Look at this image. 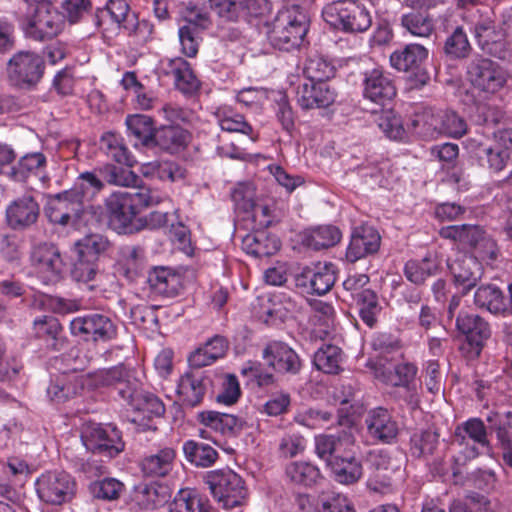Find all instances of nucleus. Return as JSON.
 Returning a JSON list of instances; mask_svg holds the SVG:
<instances>
[{
	"mask_svg": "<svg viewBox=\"0 0 512 512\" xmlns=\"http://www.w3.org/2000/svg\"><path fill=\"white\" fill-rule=\"evenodd\" d=\"M159 202L160 197L146 187L114 192L105 200L109 225L118 233H132L137 230L134 225L136 216Z\"/></svg>",
	"mask_w": 512,
	"mask_h": 512,
	"instance_id": "nucleus-1",
	"label": "nucleus"
},
{
	"mask_svg": "<svg viewBox=\"0 0 512 512\" xmlns=\"http://www.w3.org/2000/svg\"><path fill=\"white\" fill-rule=\"evenodd\" d=\"M95 25L102 32L110 29H123L127 32H152V24L130 11L125 0H109L105 7L97 10L94 16Z\"/></svg>",
	"mask_w": 512,
	"mask_h": 512,
	"instance_id": "nucleus-2",
	"label": "nucleus"
},
{
	"mask_svg": "<svg viewBox=\"0 0 512 512\" xmlns=\"http://www.w3.org/2000/svg\"><path fill=\"white\" fill-rule=\"evenodd\" d=\"M38 498L49 505H63L73 500L77 491L75 479L60 470L46 471L35 481Z\"/></svg>",
	"mask_w": 512,
	"mask_h": 512,
	"instance_id": "nucleus-3",
	"label": "nucleus"
},
{
	"mask_svg": "<svg viewBox=\"0 0 512 512\" xmlns=\"http://www.w3.org/2000/svg\"><path fill=\"white\" fill-rule=\"evenodd\" d=\"M213 497L225 509H232L242 504L246 497V488L242 478L230 469L210 471L205 477Z\"/></svg>",
	"mask_w": 512,
	"mask_h": 512,
	"instance_id": "nucleus-4",
	"label": "nucleus"
},
{
	"mask_svg": "<svg viewBox=\"0 0 512 512\" xmlns=\"http://www.w3.org/2000/svg\"><path fill=\"white\" fill-rule=\"evenodd\" d=\"M322 17L330 28L343 32H365L371 26L369 12L354 3H336L326 6Z\"/></svg>",
	"mask_w": 512,
	"mask_h": 512,
	"instance_id": "nucleus-5",
	"label": "nucleus"
},
{
	"mask_svg": "<svg viewBox=\"0 0 512 512\" xmlns=\"http://www.w3.org/2000/svg\"><path fill=\"white\" fill-rule=\"evenodd\" d=\"M81 441L88 451L107 458L116 457L124 450L121 432L112 425L87 423L81 431Z\"/></svg>",
	"mask_w": 512,
	"mask_h": 512,
	"instance_id": "nucleus-6",
	"label": "nucleus"
},
{
	"mask_svg": "<svg viewBox=\"0 0 512 512\" xmlns=\"http://www.w3.org/2000/svg\"><path fill=\"white\" fill-rule=\"evenodd\" d=\"M45 61L42 56L30 51L16 53L7 64L10 82L19 88L31 89L42 79Z\"/></svg>",
	"mask_w": 512,
	"mask_h": 512,
	"instance_id": "nucleus-7",
	"label": "nucleus"
},
{
	"mask_svg": "<svg viewBox=\"0 0 512 512\" xmlns=\"http://www.w3.org/2000/svg\"><path fill=\"white\" fill-rule=\"evenodd\" d=\"M467 75L472 87L486 96L494 95L504 88L509 78L499 63L487 58L471 61Z\"/></svg>",
	"mask_w": 512,
	"mask_h": 512,
	"instance_id": "nucleus-8",
	"label": "nucleus"
},
{
	"mask_svg": "<svg viewBox=\"0 0 512 512\" xmlns=\"http://www.w3.org/2000/svg\"><path fill=\"white\" fill-rule=\"evenodd\" d=\"M427 56L428 52L422 45L409 44L403 50L391 54L390 64L398 71L410 73L409 87L418 89L430 80L429 73L422 67Z\"/></svg>",
	"mask_w": 512,
	"mask_h": 512,
	"instance_id": "nucleus-9",
	"label": "nucleus"
},
{
	"mask_svg": "<svg viewBox=\"0 0 512 512\" xmlns=\"http://www.w3.org/2000/svg\"><path fill=\"white\" fill-rule=\"evenodd\" d=\"M375 377L383 383L395 387H405L409 392L408 403L415 406L418 402L415 387L412 385L417 368L411 363L392 364L376 360L370 364Z\"/></svg>",
	"mask_w": 512,
	"mask_h": 512,
	"instance_id": "nucleus-10",
	"label": "nucleus"
},
{
	"mask_svg": "<svg viewBox=\"0 0 512 512\" xmlns=\"http://www.w3.org/2000/svg\"><path fill=\"white\" fill-rule=\"evenodd\" d=\"M456 327L466 337L463 349L467 351L468 356L478 357L491 336L488 322L477 314L460 311L456 318Z\"/></svg>",
	"mask_w": 512,
	"mask_h": 512,
	"instance_id": "nucleus-11",
	"label": "nucleus"
},
{
	"mask_svg": "<svg viewBox=\"0 0 512 512\" xmlns=\"http://www.w3.org/2000/svg\"><path fill=\"white\" fill-rule=\"evenodd\" d=\"M336 266L332 263H318L313 267H304L295 277L296 287L303 293L325 295L335 284Z\"/></svg>",
	"mask_w": 512,
	"mask_h": 512,
	"instance_id": "nucleus-12",
	"label": "nucleus"
},
{
	"mask_svg": "<svg viewBox=\"0 0 512 512\" xmlns=\"http://www.w3.org/2000/svg\"><path fill=\"white\" fill-rule=\"evenodd\" d=\"M454 440L466 446L463 451L466 459L476 458L480 454L479 447L490 450L487 428L480 418H470L457 425Z\"/></svg>",
	"mask_w": 512,
	"mask_h": 512,
	"instance_id": "nucleus-13",
	"label": "nucleus"
},
{
	"mask_svg": "<svg viewBox=\"0 0 512 512\" xmlns=\"http://www.w3.org/2000/svg\"><path fill=\"white\" fill-rule=\"evenodd\" d=\"M71 333L85 340L109 341L116 336L117 329L113 321L105 315L93 313L74 318L70 322Z\"/></svg>",
	"mask_w": 512,
	"mask_h": 512,
	"instance_id": "nucleus-14",
	"label": "nucleus"
},
{
	"mask_svg": "<svg viewBox=\"0 0 512 512\" xmlns=\"http://www.w3.org/2000/svg\"><path fill=\"white\" fill-rule=\"evenodd\" d=\"M40 216V205L30 194L22 195L6 207L5 218L9 228L25 231L35 225Z\"/></svg>",
	"mask_w": 512,
	"mask_h": 512,
	"instance_id": "nucleus-15",
	"label": "nucleus"
},
{
	"mask_svg": "<svg viewBox=\"0 0 512 512\" xmlns=\"http://www.w3.org/2000/svg\"><path fill=\"white\" fill-rule=\"evenodd\" d=\"M262 358L269 367L281 374L295 375L302 366L298 354L280 341L269 342L262 351Z\"/></svg>",
	"mask_w": 512,
	"mask_h": 512,
	"instance_id": "nucleus-16",
	"label": "nucleus"
},
{
	"mask_svg": "<svg viewBox=\"0 0 512 512\" xmlns=\"http://www.w3.org/2000/svg\"><path fill=\"white\" fill-rule=\"evenodd\" d=\"M396 87L390 76L381 69L364 74L363 96L373 103L384 106L396 96Z\"/></svg>",
	"mask_w": 512,
	"mask_h": 512,
	"instance_id": "nucleus-17",
	"label": "nucleus"
},
{
	"mask_svg": "<svg viewBox=\"0 0 512 512\" xmlns=\"http://www.w3.org/2000/svg\"><path fill=\"white\" fill-rule=\"evenodd\" d=\"M448 268L458 287L465 294L475 287L483 275L481 263L475 256L459 253L455 259L448 262Z\"/></svg>",
	"mask_w": 512,
	"mask_h": 512,
	"instance_id": "nucleus-18",
	"label": "nucleus"
},
{
	"mask_svg": "<svg viewBox=\"0 0 512 512\" xmlns=\"http://www.w3.org/2000/svg\"><path fill=\"white\" fill-rule=\"evenodd\" d=\"M365 425L368 436L383 444H391L395 441L399 426L387 409L377 407L371 409L365 417Z\"/></svg>",
	"mask_w": 512,
	"mask_h": 512,
	"instance_id": "nucleus-19",
	"label": "nucleus"
},
{
	"mask_svg": "<svg viewBox=\"0 0 512 512\" xmlns=\"http://www.w3.org/2000/svg\"><path fill=\"white\" fill-rule=\"evenodd\" d=\"M337 91L327 82H305L297 88V102L302 109L327 108L337 99Z\"/></svg>",
	"mask_w": 512,
	"mask_h": 512,
	"instance_id": "nucleus-20",
	"label": "nucleus"
},
{
	"mask_svg": "<svg viewBox=\"0 0 512 512\" xmlns=\"http://www.w3.org/2000/svg\"><path fill=\"white\" fill-rule=\"evenodd\" d=\"M381 237L378 231L370 225L356 227L352 234L346 251V258L350 262H356L379 250Z\"/></svg>",
	"mask_w": 512,
	"mask_h": 512,
	"instance_id": "nucleus-21",
	"label": "nucleus"
},
{
	"mask_svg": "<svg viewBox=\"0 0 512 512\" xmlns=\"http://www.w3.org/2000/svg\"><path fill=\"white\" fill-rule=\"evenodd\" d=\"M210 380L202 372L189 371L181 376L177 386L178 396L184 406H198L208 389Z\"/></svg>",
	"mask_w": 512,
	"mask_h": 512,
	"instance_id": "nucleus-22",
	"label": "nucleus"
},
{
	"mask_svg": "<svg viewBox=\"0 0 512 512\" xmlns=\"http://www.w3.org/2000/svg\"><path fill=\"white\" fill-rule=\"evenodd\" d=\"M346 448H355V439L348 432L343 431L337 435L320 434L315 437V452L328 467Z\"/></svg>",
	"mask_w": 512,
	"mask_h": 512,
	"instance_id": "nucleus-23",
	"label": "nucleus"
},
{
	"mask_svg": "<svg viewBox=\"0 0 512 512\" xmlns=\"http://www.w3.org/2000/svg\"><path fill=\"white\" fill-rule=\"evenodd\" d=\"M336 482L350 485L358 482L363 475V467L356 457L354 448H346L342 455L336 457L329 467Z\"/></svg>",
	"mask_w": 512,
	"mask_h": 512,
	"instance_id": "nucleus-24",
	"label": "nucleus"
},
{
	"mask_svg": "<svg viewBox=\"0 0 512 512\" xmlns=\"http://www.w3.org/2000/svg\"><path fill=\"white\" fill-rule=\"evenodd\" d=\"M310 17L298 5L284 7L273 18L269 32H308Z\"/></svg>",
	"mask_w": 512,
	"mask_h": 512,
	"instance_id": "nucleus-25",
	"label": "nucleus"
},
{
	"mask_svg": "<svg viewBox=\"0 0 512 512\" xmlns=\"http://www.w3.org/2000/svg\"><path fill=\"white\" fill-rule=\"evenodd\" d=\"M176 456L177 453L173 447L166 446L160 448L141 459V472L145 477H165L173 470Z\"/></svg>",
	"mask_w": 512,
	"mask_h": 512,
	"instance_id": "nucleus-26",
	"label": "nucleus"
},
{
	"mask_svg": "<svg viewBox=\"0 0 512 512\" xmlns=\"http://www.w3.org/2000/svg\"><path fill=\"white\" fill-rule=\"evenodd\" d=\"M31 258L41 272L48 273V281L59 279L63 261L59 249L53 243L43 242L36 245Z\"/></svg>",
	"mask_w": 512,
	"mask_h": 512,
	"instance_id": "nucleus-27",
	"label": "nucleus"
},
{
	"mask_svg": "<svg viewBox=\"0 0 512 512\" xmlns=\"http://www.w3.org/2000/svg\"><path fill=\"white\" fill-rule=\"evenodd\" d=\"M35 335L52 351H61L67 346V338L59 320L52 316L38 317L33 322Z\"/></svg>",
	"mask_w": 512,
	"mask_h": 512,
	"instance_id": "nucleus-28",
	"label": "nucleus"
},
{
	"mask_svg": "<svg viewBox=\"0 0 512 512\" xmlns=\"http://www.w3.org/2000/svg\"><path fill=\"white\" fill-rule=\"evenodd\" d=\"M190 138V133L180 126L164 125L157 128V132L154 135L153 148L158 147L171 154L178 153L186 148Z\"/></svg>",
	"mask_w": 512,
	"mask_h": 512,
	"instance_id": "nucleus-29",
	"label": "nucleus"
},
{
	"mask_svg": "<svg viewBox=\"0 0 512 512\" xmlns=\"http://www.w3.org/2000/svg\"><path fill=\"white\" fill-rule=\"evenodd\" d=\"M440 270V260L435 252H428L421 260H409L404 266V275L415 285H422L427 278Z\"/></svg>",
	"mask_w": 512,
	"mask_h": 512,
	"instance_id": "nucleus-30",
	"label": "nucleus"
},
{
	"mask_svg": "<svg viewBox=\"0 0 512 512\" xmlns=\"http://www.w3.org/2000/svg\"><path fill=\"white\" fill-rule=\"evenodd\" d=\"M102 276L98 261L75 256L71 269V277L75 282L83 285L90 291H94L99 288Z\"/></svg>",
	"mask_w": 512,
	"mask_h": 512,
	"instance_id": "nucleus-31",
	"label": "nucleus"
},
{
	"mask_svg": "<svg viewBox=\"0 0 512 512\" xmlns=\"http://www.w3.org/2000/svg\"><path fill=\"white\" fill-rule=\"evenodd\" d=\"M167 74L174 77L175 87L183 94H193L200 87V81L192 71L190 64L183 58L170 59Z\"/></svg>",
	"mask_w": 512,
	"mask_h": 512,
	"instance_id": "nucleus-32",
	"label": "nucleus"
},
{
	"mask_svg": "<svg viewBox=\"0 0 512 512\" xmlns=\"http://www.w3.org/2000/svg\"><path fill=\"white\" fill-rule=\"evenodd\" d=\"M126 126L129 136L135 138L134 146L141 145L145 148H153L154 135L157 128L154 127L153 119L147 115H129L126 118Z\"/></svg>",
	"mask_w": 512,
	"mask_h": 512,
	"instance_id": "nucleus-33",
	"label": "nucleus"
},
{
	"mask_svg": "<svg viewBox=\"0 0 512 512\" xmlns=\"http://www.w3.org/2000/svg\"><path fill=\"white\" fill-rule=\"evenodd\" d=\"M242 245L247 254L262 258L274 255L280 249V240L266 231H257L247 235Z\"/></svg>",
	"mask_w": 512,
	"mask_h": 512,
	"instance_id": "nucleus-34",
	"label": "nucleus"
},
{
	"mask_svg": "<svg viewBox=\"0 0 512 512\" xmlns=\"http://www.w3.org/2000/svg\"><path fill=\"white\" fill-rule=\"evenodd\" d=\"M46 166V157L40 152L28 153L16 165L9 168L7 175L16 182H25L29 176L40 174Z\"/></svg>",
	"mask_w": 512,
	"mask_h": 512,
	"instance_id": "nucleus-35",
	"label": "nucleus"
},
{
	"mask_svg": "<svg viewBox=\"0 0 512 512\" xmlns=\"http://www.w3.org/2000/svg\"><path fill=\"white\" fill-rule=\"evenodd\" d=\"M185 459L195 467L209 468L215 464L219 454L209 444L188 440L183 444Z\"/></svg>",
	"mask_w": 512,
	"mask_h": 512,
	"instance_id": "nucleus-36",
	"label": "nucleus"
},
{
	"mask_svg": "<svg viewBox=\"0 0 512 512\" xmlns=\"http://www.w3.org/2000/svg\"><path fill=\"white\" fill-rule=\"evenodd\" d=\"M474 303L477 307L495 314L508 310L502 291L494 284L479 286L474 293Z\"/></svg>",
	"mask_w": 512,
	"mask_h": 512,
	"instance_id": "nucleus-37",
	"label": "nucleus"
},
{
	"mask_svg": "<svg viewBox=\"0 0 512 512\" xmlns=\"http://www.w3.org/2000/svg\"><path fill=\"white\" fill-rule=\"evenodd\" d=\"M105 183L98 167L92 171H85L77 177L71 190L84 203L91 201L104 189Z\"/></svg>",
	"mask_w": 512,
	"mask_h": 512,
	"instance_id": "nucleus-38",
	"label": "nucleus"
},
{
	"mask_svg": "<svg viewBox=\"0 0 512 512\" xmlns=\"http://www.w3.org/2000/svg\"><path fill=\"white\" fill-rule=\"evenodd\" d=\"M463 234L462 244L474 247L483 259H496V243L479 226L466 224Z\"/></svg>",
	"mask_w": 512,
	"mask_h": 512,
	"instance_id": "nucleus-39",
	"label": "nucleus"
},
{
	"mask_svg": "<svg viewBox=\"0 0 512 512\" xmlns=\"http://www.w3.org/2000/svg\"><path fill=\"white\" fill-rule=\"evenodd\" d=\"M109 246L110 242L107 237L91 233L74 243V252L78 257L99 262L100 256L107 251Z\"/></svg>",
	"mask_w": 512,
	"mask_h": 512,
	"instance_id": "nucleus-40",
	"label": "nucleus"
},
{
	"mask_svg": "<svg viewBox=\"0 0 512 512\" xmlns=\"http://www.w3.org/2000/svg\"><path fill=\"white\" fill-rule=\"evenodd\" d=\"M199 417L205 426L222 434H236L243 427V421L232 414L204 411L199 414Z\"/></svg>",
	"mask_w": 512,
	"mask_h": 512,
	"instance_id": "nucleus-41",
	"label": "nucleus"
},
{
	"mask_svg": "<svg viewBox=\"0 0 512 512\" xmlns=\"http://www.w3.org/2000/svg\"><path fill=\"white\" fill-rule=\"evenodd\" d=\"M355 302L361 321L370 328L375 327L383 309L377 293L366 289Z\"/></svg>",
	"mask_w": 512,
	"mask_h": 512,
	"instance_id": "nucleus-42",
	"label": "nucleus"
},
{
	"mask_svg": "<svg viewBox=\"0 0 512 512\" xmlns=\"http://www.w3.org/2000/svg\"><path fill=\"white\" fill-rule=\"evenodd\" d=\"M100 148L114 161L132 167L135 159L124 144L122 137L115 133L107 132L100 139Z\"/></svg>",
	"mask_w": 512,
	"mask_h": 512,
	"instance_id": "nucleus-43",
	"label": "nucleus"
},
{
	"mask_svg": "<svg viewBox=\"0 0 512 512\" xmlns=\"http://www.w3.org/2000/svg\"><path fill=\"white\" fill-rule=\"evenodd\" d=\"M98 171L102 175L104 183L122 186L134 189L138 187L139 177L130 169V167L116 166L113 164H105L98 167Z\"/></svg>",
	"mask_w": 512,
	"mask_h": 512,
	"instance_id": "nucleus-44",
	"label": "nucleus"
},
{
	"mask_svg": "<svg viewBox=\"0 0 512 512\" xmlns=\"http://www.w3.org/2000/svg\"><path fill=\"white\" fill-rule=\"evenodd\" d=\"M285 475L295 485L311 487L320 479L319 469L309 462L293 461L287 464Z\"/></svg>",
	"mask_w": 512,
	"mask_h": 512,
	"instance_id": "nucleus-45",
	"label": "nucleus"
},
{
	"mask_svg": "<svg viewBox=\"0 0 512 512\" xmlns=\"http://www.w3.org/2000/svg\"><path fill=\"white\" fill-rule=\"evenodd\" d=\"M439 444V434L433 429L420 430L410 438V453L418 459L433 455Z\"/></svg>",
	"mask_w": 512,
	"mask_h": 512,
	"instance_id": "nucleus-46",
	"label": "nucleus"
},
{
	"mask_svg": "<svg viewBox=\"0 0 512 512\" xmlns=\"http://www.w3.org/2000/svg\"><path fill=\"white\" fill-rule=\"evenodd\" d=\"M24 1L30 5L38 4L33 14L22 22L21 27L24 32H46L47 29H54L52 15L44 5H41L43 2H48V0Z\"/></svg>",
	"mask_w": 512,
	"mask_h": 512,
	"instance_id": "nucleus-47",
	"label": "nucleus"
},
{
	"mask_svg": "<svg viewBox=\"0 0 512 512\" xmlns=\"http://www.w3.org/2000/svg\"><path fill=\"white\" fill-rule=\"evenodd\" d=\"M313 362L318 370L337 374L341 371V349L334 345H323L315 352Z\"/></svg>",
	"mask_w": 512,
	"mask_h": 512,
	"instance_id": "nucleus-48",
	"label": "nucleus"
},
{
	"mask_svg": "<svg viewBox=\"0 0 512 512\" xmlns=\"http://www.w3.org/2000/svg\"><path fill=\"white\" fill-rule=\"evenodd\" d=\"M182 20L185 25L179 28L178 32H191V30H207L212 25L210 13L205 7L188 5L181 11Z\"/></svg>",
	"mask_w": 512,
	"mask_h": 512,
	"instance_id": "nucleus-49",
	"label": "nucleus"
},
{
	"mask_svg": "<svg viewBox=\"0 0 512 512\" xmlns=\"http://www.w3.org/2000/svg\"><path fill=\"white\" fill-rule=\"evenodd\" d=\"M147 281L151 289L159 295L171 297L177 292V276L166 268L158 267L151 270Z\"/></svg>",
	"mask_w": 512,
	"mask_h": 512,
	"instance_id": "nucleus-50",
	"label": "nucleus"
},
{
	"mask_svg": "<svg viewBox=\"0 0 512 512\" xmlns=\"http://www.w3.org/2000/svg\"><path fill=\"white\" fill-rule=\"evenodd\" d=\"M128 370L129 369L126 368V366L123 364H119L107 369H99L87 374L88 385L93 388H115L121 382V379L127 377Z\"/></svg>",
	"mask_w": 512,
	"mask_h": 512,
	"instance_id": "nucleus-51",
	"label": "nucleus"
},
{
	"mask_svg": "<svg viewBox=\"0 0 512 512\" xmlns=\"http://www.w3.org/2000/svg\"><path fill=\"white\" fill-rule=\"evenodd\" d=\"M441 110L425 108L422 112L416 114L412 121L417 133L424 137L435 138L441 134Z\"/></svg>",
	"mask_w": 512,
	"mask_h": 512,
	"instance_id": "nucleus-52",
	"label": "nucleus"
},
{
	"mask_svg": "<svg viewBox=\"0 0 512 512\" xmlns=\"http://www.w3.org/2000/svg\"><path fill=\"white\" fill-rule=\"evenodd\" d=\"M335 73V66L322 56L309 57L303 69V74L311 82H326L333 78Z\"/></svg>",
	"mask_w": 512,
	"mask_h": 512,
	"instance_id": "nucleus-53",
	"label": "nucleus"
},
{
	"mask_svg": "<svg viewBox=\"0 0 512 512\" xmlns=\"http://www.w3.org/2000/svg\"><path fill=\"white\" fill-rule=\"evenodd\" d=\"M269 47L264 48V53H269L270 49L291 52L299 50L308 45L306 34H262Z\"/></svg>",
	"mask_w": 512,
	"mask_h": 512,
	"instance_id": "nucleus-54",
	"label": "nucleus"
},
{
	"mask_svg": "<svg viewBox=\"0 0 512 512\" xmlns=\"http://www.w3.org/2000/svg\"><path fill=\"white\" fill-rule=\"evenodd\" d=\"M340 239L341 232L336 226L324 225L311 230L306 243L314 250H321L334 246Z\"/></svg>",
	"mask_w": 512,
	"mask_h": 512,
	"instance_id": "nucleus-55",
	"label": "nucleus"
},
{
	"mask_svg": "<svg viewBox=\"0 0 512 512\" xmlns=\"http://www.w3.org/2000/svg\"><path fill=\"white\" fill-rule=\"evenodd\" d=\"M83 382L76 380L69 381L67 377L61 376L52 381L47 388V395L51 401L62 403L76 396L82 389Z\"/></svg>",
	"mask_w": 512,
	"mask_h": 512,
	"instance_id": "nucleus-56",
	"label": "nucleus"
},
{
	"mask_svg": "<svg viewBox=\"0 0 512 512\" xmlns=\"http://www.w3.org/2000/svg\"><path fill=\"white\" fill-rule=\"evenodd\" d=\"M244 18L249 22L253 19L258 20L256 26L261 29V25L269 32L272 22L268 20V16L272 11V3L269 0H245Z\"/></svg>",
	"mask_w": 512,
	"mask_h": 512,
	"instance_id": "nucleus-57",
	"label": "nucleus"
},
{
	"mask_svg": "<svg viewBox=\"0 0 512 512\" xmlns=\"http://www.w3.org/2000/svg\"><path fill=\"white\" fill-rule=\"evenodd\" d=\"M145 175H151L160 180H169L171 182L184 178L185 169L173 161H163L150 163L143 168Z\"/></svg>",
	"mask_w": 512,
	"mask_h": 512,
	"instance_id": "nucleus-58",
	"label": "nucleus"
},
{
	"mask_svg": "<svg viewBox=\"0 0 512 512\" xmlns=\"http://www.w3.org/2000/svg\"><path fill=\"white\" fill-rule=\"evenodd\" d=\"M130 406L134 410L141 412L148 419L161 417L165 413L163 402L149 392L141 391Z\"/></svg>",
	"mask_w": 512,
	"mask_h": 512,
	"instance_id": "nucleus-59",
	"label": "nucleus"
},
{
	"mask_svg": "<svg viewBox=\"0 0 512 512\" xmlns=\"http://www.w3.org/2000/svg\"><path fill=\"white\" fill-rule=\"evenodd\" d=\"M245 0H210L211 9L225 22H237L244 17Z\"/></svg>",
	"mask_w": 512,
	"mask_h": 512,
	"instance_id": "nucleus-60",
	"label": "nucleus"
},
{
	"mask_svg": "<svg viewBox=\"0 0 512 512\" xmlns=\"http://www.w3.org/2000/svg\"><path fill=\"white\" fill-rule=\"evenodd\" d=\"M155 485H143L137 488L133 501L140 510H154L164 502Z\"/></svg>",
	"mask_w": 512,
	"mask_h": 512,
	"instance_id": "nucleus-61",
	"label": "nucleus"
},
{
	"mask_svg": "<svg viewBox=\"0 0 512 512\" xmlns=\"http://www.w3.org/2000/svg\"><path fill=\"white\" fill-rule=\"evenodd\" d=\"M476 38L483 52L499 59L508 55V47L502 34H476Z\"/></svg>",
	"mask_w": 512,
	"mask_h": 512,
	"instance_id": "nucleus-62",
	"label": "nucleus"
},
{
	"mask_svg": "<svg viewBox=\"0 0 512 512\" xmlns=\"http://www.w3.org/2000/svg\"><path fill=\"white\" fill-rule=\"evenodd\" d=\"M441 134L453 138H460L467 132V123L456 112L441 110Z\"/></svg>",
	"mask_w": 512,
	"mask_h": 512,
	"instance_id": "nucleus-63",
	"label": "nucleus"
},
{
	"mask_svg": "<svg viewBox=\"0 0 512 512\" xmlns=\"http://www.w3.org/2000/svg\"><path fill=\"white\" fill-rule=\"evenodd\" d=\"M199 502V493L193 489H181L168 506V512H194Z\"/></svg>",
	"mask_w": 512,
	"mask_h": 512,
	"instance_id": "nucleus-64",
	"label": "nucleus"
}]
</instances>
